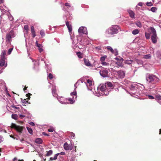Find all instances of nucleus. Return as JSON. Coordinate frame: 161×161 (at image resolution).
Instances as JSON below:
<instances>
[{
	"label": "nucleus",
	"mask_w": 161,
	"mask_h": 161,
	"mask_svg": "<svg viewBox=\"0 0 161 161\" xmlns=\"http://www.w3.org/2000/svg\"><path fill=\"white\" fill-rule=\"evenodd\" d=\"M146 80L148 83L152 84H156L160 81L158 77L153 74L148 75L146 77Z\"/></svg>",
	"instance_id": "obj_1"
},
{
	"label": "nucleus",
	"mask_w": 161,
	"mask_h": 161,
	"mask_svg": "<svg viewBox=\"0 0 161 161\" xmlns=\"http://www.w3.org/2000/svg\"><path fill=\"white\" fill-rule=\"evenodd\" d=\"M119 27L117 25H112L110 28L109 30L108 31V34L113 35L118 33V30Z\"/></svg>",
	"instance_id": "obj_2"
},
{
	"label": "nucleus",
	"mask_w": 161,
	"mask_h": 161,
	"mask_svg": "<svg viewBox=\"0 0 161 161\" xmlns=\"http://www.w3.org/2000/svg\"><path fill=\"white\" fill-rule=\"evenodd\" d=\"M15 36V34L13 30H12L7 34L6 37V41L9 43H10L12 38Z\"/></svg>",
	"instance_id": "obj_3"
},
{
	"label": "nucleus",
	"mask_w": 161,
	"mask_h": 161,
	"mask_svg": "<svg viewBox=\"0 0 161 161\" xmlns=\"http://www.w3.org/2000/svg\"><path fill=\"white\" fill-rule=\"evenodd\" d=\"M10 127L11 128L14 129L18 132L19 133V134L22 132L23 129L25 128L24 127L17 125L16 124L13 123L11 124Z\"/></svg>",
	"instance_id": "obj_4"
},
{
	"label": "nucleus",
	"mask_w": 161,
	"mask_h": 161,
	"mask_svg": "<svg viewBox=\"0 0 161 161\" xmlns=\"http://www.w3.org/2000/svg\"><path fill=\"white\" fill-rule=\"evenodd\" d=\"M108 70L106 69L101 70L100 71V75L103 77H108Z\"/></svg>",
	"instance_id": "obj_5"
},
{
	"label": "nucleus",
	"mask_w": 161,
	"mask_h": 161,
	"mask_svg": "<svg viewBox=\"0 0 161 161\" xmlns=\"http://www.w3.org/2000/svg\"><path fill=\"white\" fill-rule=\"evenodd\" d=\"M78 32L80 34H86L87 31L86 27L82 26L80 27L78 29Z\"/></svg>",
	"instance_id": "obj_6"
},
{
	"label": "nucleus",
	"mask_w": 161,
	"mask_h": 161,
	"mask_svg": "<svg viewBox=\"0 0 161 161\" xmlns=\"http://www.w3.org/2000/svg\"><path fill=\"white\" fill-rule=\"evenodd\" d=\"M6 58H3V57H1L0 58V65L1 66H4L6 67L7 66V64H5V60Z\"/></svg>",
	"instance_id": "obj_7"
},
{
	"label": "nucleus",
	"mask_w": 161,
	"mask_h": 161,
	"mask_svg": "<svg viewBox=\"0 0 161 161\" xmlns=\"http://www.w3.org/2000/svg\"><path fill=\"white\" fill-rule=\"evenodd\" d=\"M117 73L121 78H123L125 75V72L122 70L118 71Z\"/></svg>",
	"instance_id": "obj_8"
},
{
	"label": "nucleus",
	"mask_w": 161,
	"mask_h": 161,
	"mask_svg": "<svg viewBox=\"0 0 161 161\" xmlns=\"http://www.w3.org/2000/svg\"><path fill=\"white\" fill-rule=\"evenodd\" d=\"M66 25L68 28L69 32V33H71L72 30V27L71 24H69L68 21L66 22Z\"/></svg>",
	"instance_id": "obj_9"
},
{
	"label": "nucleus",
	"mask_w": 161,
	"mask_h": 161,
	"mask_svg": "<svg viewBox=\"0 0 161 161\" xmlns=\"http://www.w3.org/2000/svg\"><path fill=\"white\" fill-rule=\"evenodd\" d=\"M85 65L87 66H92V64L90 63L89 60L86 58L84 59Z\"/></svg>",
	"instance_id": "obj_10"
},
{
	"label": "nucleus",
	"mask_w": 161,
	"mask_h": 161,
	"mask_svg": "<svg viewBox=\"0 0 161 161\" xmlns=\"http://www.w3.org/2000/svg\"><path fill=\"white\" fill-rule=\"evenodd\" d=\"M157 36L155 35H152L151 36V40L152 42L154 43H155L157 42Z\"/></svg>",
	"instance_id": "obj_11"
},
{
	"label": "nucleus",
	"mask_w": 161,
	"mask_h": 161,
	"mask_svg": "<svg viewBox=\"0 0 161 161\" xmlns=\"http://www.w3.org/2000/svg\"><path fill=\"white\" fill-rule=\"evenodd\" d=\"M64 147L65 150H68L69 149L71 150L70 149V147L68 143L67 142H65L64 145Z\"/></svg>",
	"instance_id": "obj_12"
},
{
	"label": "nucleus",
	"mask_w": 161,
	"mask_h": 161,
	"mask_svg": "<svg viewBox=\"0 0 161 161\" xmlns=\"http://www.w3.org/2000/svg\"><path fill=\"white\" fill-rule=\"evenodd\" d=\"M21 99L22 103V105L23 106H26L27 104L30 103H28L26 99H23L22 98H21Z\"/></svg>",
	"instance_id": "obj_13"
},
{
	"label": "nucleus",
	"mask_w": 161,
	"mask_h": 161,
	"mask_svg": "<svg viewBox=\"0 0 161 161\" xmlns=\"http://www.w3.org/2000/svg\"><path fill=\"white\" fill-rule=\"evenodd\" d=\"M31 32L32 35V36L34 38L36 36L35 31L34 30V28L33 26H31Z\"/></svg>",
	"instance_id": "obj_14"
},
{
	"label": "nucleus",
	"mask_w": 161,
	"mask_h": 161,
	"mask_svg": "<svg viewBox=\"0 0 161 161\" xmlns=\"http://www.w3.org/2000/svg\"><path fill=\"white\" fill-rule=\"evenodd\" d=\"M128 12L129 14L130 17L133 19L135 18V14L134 12L131 10H129L128 11Z\"/></svg>",
	"instance_id": "obj_15"
},
{
	"label": "nucleus",
	"mask_w": 161,
	"mask_h": 161,
	"mask_svg": "<svg viewBox=\"0 0 161 161\" xmlns=\"http://www.w3.org/2000/svg\"><path fill=\"white\" fill-rule=\"evenodd\" d=\"M52 93H53V96L56 97H58V95L56 93V89L55 88H52Z\"/></svg>",
	"instance_id": "obj_16"
},
{
	"label": "nucleus",
	"mask_w": 161,
	"mask_h": 161,
	"mask_svg": "<svg viewBox=\"0 0 161 161\" xmlns=\"http://www.w3.org/2000/svg\"><path fill=\"white\" fill-rule=\"evenodd\" d=\"M150 28L151 31V33L153 35H157L156 30L153 27H150Z\"/></svg>",
	"instance_id": "obj_17"
},
{
	"label": "nucleus",
	"mask_w": 161,
	"mask_h": 161,
	"mask_svg": "<svg viewBox=\"0 0 161 161\" xmlns=\"http://www.w3.org/2000/svg\"><path fill=\"white\" fill-rule=\"evenodd\" d=\"M35 142L38 144H42V140L40 138H37L36 139Z\"/></svg>",
	"instance_id": "obj_18"
},
{
	"label": "nucleus",
	"mask_w": 161,
	"mask_h": 161,
	"mask_svg": "<svg viewBox=\"0 0 161 161\" xmlns=\"http://www.w3.org/2000/svg\"><path fill=\"white\" fill-rule=\"evenodd\" d=\"M116 64L117 66V67H123V64L122 62H118L116 63Z\"/></svg>",
	"instance_id": "obj_19"
},
{
	"label": "nucleus",
	"mask_w": 161,
	"mask_h": 161,
	"mask_svg": "<svg viewBox=\"0 0 161 161\" xmlns=\"http://www.w3.org/2000/svg\"><path fill=\"white\" fill-rule=\"evenodd\" d=\"M59 154V153H58L56 154L53 158L51 157L50 158V159L51 160H55L57 159V157Z\"/></svg>",
	"instance_id": "obj_20"
},
{
	"label": "nucleus",
	"mask_w": 161,
	"mask_h": 161,
	"mask_svg": "<svg viewBox=\"0 0 161 161\" xmlns=\"http://www.w3.org/2000/svg\"><path fill=\"white\" fill-rule=\"evenodd\" d=\"M133 61L131 60H126L124 61V63L125 64H131Z\"/></svg>",
	"instance_id": "obj_21"
},
{
	"label": "nucleus",
	"mask_w": 161,
	"mask_h": 161,
	"mask_svg": "<svg viewBox=\"0 0 161 161\" xmlns=\"http://www.w3.org/2000/svg\"><path fill=\"white\" fill-rule=\"evenodd\" d=\"M136 25L139 27L141 28L142 26V24L140 21H137L135 22Z\"/></svg>",
	"instance_id": "obj_22"
},
{
	"label": "nucleus",
	"mask_w": 161,
	"mask_h": 161,
	"mask_svg": "<svg viewBox=\"0 0 161 161\" xmlns=\"http://www.w3.org/2000/svg\"><path fill=\"white\" fill-rule=\"evenodd\" d=\"M76 54L79 58H83L82 53L80 52H76Z\"/></svg>",
	"instance_id": "obj_23"
},
{
	"label": "nucleus",
	"mask_w": 161,
	"mask_h": 161,
	"mask_svg": "<svg viewBox=\"0 0 161 161\" xmlns=\"http://www.w3.org/2000/svg\"><path fill=\"white\" fill-rule=\"evenodd\" d=\"M139 33V31L137 29H135L132 32V34L134 35L137 34Z\"/></svg>",
	"instance_id": "obj_24"
},
{
	"label": "nucleus",
	"mask_w": 161,
	"mask_h": 161,
	"mask_svg": "<svg viewBox=\"0 0 161 161\" xmlns=\"http://www.w3.org/2000/svg\"><path fill=\"white\" fill-rule=\"evenodd\" d=\"M47 153L46 155L47 156H49L52 155L53 154V151L52 150H50L48 151L47 152Z\"/></svg>",
	"instance_id": "obj_25"
},
{
	"label": "nucleus",
	"mask_w": 161,
	"mask_h": 161,
	"mask_svg": "<svg viewBox=\"0 0 161 161\" xmlns=\"http://www.w3.org/2000/svg\"><path fill=\"white\" fill-rule=\"evenodd\" d=\"M26 128L28 130V132L31 135L33 134L32 130L31 128H29V127H26Z\"/></svg>",
	"instance_id": "obj_26"
},
{
	"label": "nucleus",
	"mask_w": 161,
	"mask_h": 161,
	"mask_svg": "<svg viewBox=\"0 0 161 161\" xmlns=\"http://www.w3.org/2000/svg\"><path fill=\"white\" fill-rule=\"evenodd\" d=\"M105 85H102L100 87V90L102 92H104L105 90Z\"/></svg>",
	"instance_id": "obj_27"
},
{
	"label": "nucleus",
	"mask_w": 161,
	"mask_h": 161,
	"mask_svg": "<svg viewBox=\"0 0 161 161\" xmlns=\"http://www.w3.org/2000/svg\"><path fill=\"white\" fill-rule=\"evenodd\" d=\"M107 49L110 51L112 53H114V50L113 48L110 46H108L107 47Z\"/></svg>",
	"instance_id": "obj_28"
},
{
	"label": "nucleus",
	"mask_w": 161,
	"mask_h": 161,
	"mask_svg": "<svg viewBox=\"0 0 161 161\" xmlns=\"http://www.w3.org/2000/svg\"><path fill=\"white\" fill-rule=\"evenodd\" d=\"M106 85L108 87H113V85L112 83L109 82H107L106 83Z\"/></svg>",
	"instance_id": "obj_29"
},
{
	"label": "nucleus",
	"mask_w": 161,
	"mask_h": 161,
	"mask_svg": "<svg viewBox=\"0 0 161 161\" xmlns=\"http://www.w3.org/2000/svg\"><path fill=\"white\" fill-rule=\"evenodd\" d=\"M6 51L5 50H3L2 53L1 57H3V58H5V55H6Z\"/></svg>",
	"instance_id": "obj_30"
},
{
	"label": "nucleus",
	"mask_w": 161,
	"mask_h": 161,
	"mask_svg": "<svg viewBox=\"0 0 161 161\" xmlns=\"http://www.w3.org/2000/svg\"><path fill=\"white\" fill-rule=\"evenodd\" d=\"M67 100L73 103L75 101L74 97L68 98Z\"/></svg>",
	"instance_id": "obj_31"
},
{
	"label": "nucleus",
	"mask_w": 161,
	"mask_h": 161,
	"mask_svg": "<svg viewBox=\"0 0 161 161\" xmlns=\"http://www.w3.org/2000/svg\"><path fill=\"white\" fill-rule=\"evenodd\" d=\"M151 56L150 54H147L145 55L144 57V58L146 59H148L150 58Z\"/></svg>",
	"instance_id": "obj_32"
},
{
	"label": "nucleus",
	"mask_w": 161,
	"mask_h": 161,
	"mask_svg": "<svg viewBox=\"0 0 161 161\" xmlns=\"http://www.w3.org/2000/svg\"><path fill=\"white\" fill-rule=\"evenodd\" d=\"M87 82L89 86H92V80L89 79H88L87 80Z\"/></svg>",
	"instance_id": "obj_33"
},
{
	"label": "nucleus",
	"mask_w": 161,
	"mask_h": 161,
	"mask_svg": "<svg viewBox=\"0 0 161 161\" xmlns=\"http://www.w3.org/2000/svg\"><path fill=\"white\" fill-rule=\"evenodd\" d=\"M48 77L49 79L52 80L53 79V75L50 73L49 74L48 76Z\"/></svg>",
	"instance_id": "obj_34"
},
{
	"label": "nucleus",
	"mask_w": 161,
	"mask_h": 161,
	"mask_svg": "<svg viewBox=\"0 0 161 161\" xmlns=\"http://www.w3.org/2000/svg\"><path fill=\"white\" fill-rule=\"evenodd\" d=\"M157 9V8L155 7H153L151 8V10L153 12L156 11Z\"/></svg>",
	"instance_id": "obj_35"
},
{
	"label": "nucleus",
	"mask_w": 161,
	"mask_h": 161,
	"mask_svg": "<svg viewBox=\"0 0 161 161\" xmlns=\"http://www.w3.org/2000/svg\"><path fill=\"white\" fill-rule=\"evenodd\" d=\"M17 115L16 114H13L12 115V118L16 120L17 119Z\"/></svg>",
	"instance_id": "obj_36"
},
{
	"label": "nucleus",
	"mask_w": 161,
	"mask_h": 161,
	"mask_svg": "<svg viewBox=\"0 0 161 161\" xmlns=\"http://www.w3.org/2000/svg\"><path fill=\"white\" fill-rule=\"evenodd\" d=\"M40 34L42 37L44 36L45 35V32L44 31L42 30L40 31Z\"/></svg>",
	"instance_id": "obj_37"
},
{
	"label": "nucleus",
	"mask_w": 161,
	"mask_h": 161,
	"mask_svg": "<svg viewBox=\"0 0 161 161\" xmlns=\"http://www.w3.org/2000/svg\"><path fill=\"white\" fill-rule=\"evenodd\" d=\"M145 36L147 39H148L150 37V34L148 33H145Z\"/></svg>",
	"instance_id": "obj_38"
},
{
	"label": "nucleus",
	"mask_w": 161,
	"mask_h": 161,
	"mask_svg": "<svg viewBox=\"0 0 161 161\" xmlns=\"http://www.w3.org/2000/svg\"><path fill=\"white\" fill-rule=\"evenodd\" d=\"M31 95V94L30 93H28V94H26V96L27 97H28L26 98L27 100H29L30 98V95Z\"/></svg>",
	"instance_id": "obj_39"
},
{
	"label": "nucleus",
	"mask_w": 161,
	"mask_h": 161,
	"mask_svg": "<svg viewBox=\"0 0 161 161\" xmlns=\"http://www.w3.org/2000/svg\"><path fill=\"white\" fill-rule=\"evenodd\" d=\"M36 46L39 48H40L41 47L42 45H41L40 44L38 43L37 41H36Z\"/></svg>",
	"instance_id": "obj_40"
},
{
	"label": "nucleus",
	"mask_w": 161,
	"mask_h": 161,
	"mask_svg": "<svg viewBox=\"0 0 161 161\" xmlns=\"http://www.w3.org/2000/svg\"><path fill=\"white\" fill-rule=\"evenodd\" d=\"M70 95L71 96H75V98H76L77 96H76V91H75L72 93H71Z\"/></svg>",
	"instance_id": "obj_41"
},
{
	"label": "nucleus",
	"mask_w": 161,
	"mask_h": 161,
	"mask_svg": "<svg viewBox=\"0 0 161 161\" xmlns=\"http://www.w3.org/2000/svg\"><path fill=\"white\" fill-rule=\"evenodd\" d=\"M103 65L107 66L109 65V63L105 62H102L101 63Z\"/></svg>",
	"instance_id": "obj_42"
},
{
	"label": "nucleus",
	"mask_w": 161,
	"mask_h": 161,
	"mask_svg": "<svg viewBox=\"0 0 161 161\" xmlns=\"http://www.w3.org/2000/svg\"><path fill=\"white\" fill-rule=\"evenodd\" d=\"M70 135L71 136L72 138L74 139L75 138V134L73 132H70Z\"/></svg>",
	"instance_id": "obj_43"
},
{
	"label": "nucleus",
	"mask_w": 161,
	"mask_h": 161,
	"mask_svg": "<svg viewBox=\"0 0 161 161\" xmlns=\"http://www.w3.org/2000/svg\"><path fill=\"white\" fill-rule=\"evenodd\" d=\"M13 49V48H10L8 49V54L9 55L11 54Z\"/></svg>",
	"instance_id": "obj_44"
},
{
	"label": "nucleus",
	"mask_w": 161,
	"mask_h": 161,
	"mask_svg": "<svg viewBox=\"0 0 161 161\" xmlns=\"http://www.w3.org/2000/svg\"><path fill=\"white\" fill-rule=\"evenodd\" d=\"M156 98L158 99V100H161V96L160 95H157L156 96Z\"/></svg>",
	"instance_id": "obj_45"
},
{
	"label": "nucleus",
	"mask_w": 161,
	"mask_h": 161,
	"mask_svg": "<svg viewBox=\"0 0 161 161\" xmlns=\"http://www.w3.org/2000/svg\"><path fill=\"white\" fill-rule=\"evenodd\" d=\"M147 5L148 6H151L153 5V4L151 2H147Z\"/></svg>",
	"instance_id": "obj_46"
},
{
	"label": "nucleus",
	"mask_w": 161,
	"mask_h": 161,
	"mask_svg": "<svg viewBox=\"0 0 161 161\" xmlns=\"http://www.w3.org/2000/svg\"><path fill=\"white\" fill-rule=\"evenodd\" d=\"M105 57H102L100 58L101 61L103 62L105 60Z\"/></svg>",
	"instance_id": "obj_47"
},
{
	"label": "nucleus",
	"mask_w": 161,
	"mask_h": 161,
	"mask_svg": "<svg viewBox=\"0 0 161 161\" xmlns=\"http://www.w3.org/2000/svg\"><path fill=\"white\" fill-rule=\"evenodd\" d=\"M65 5L67 7V8H69L70 7L69 4L68 3H66L65 4Z\"/></svg>",
	"instance_id": "obj_48"
},
{
	"label": "nucleus",
	"mask_w": 161,
	"mask_h": 161,
	"mask_svg": "<svg viewBox=\"0 0 161 161\" xmlns=\"http://www.w3.org/2000/svg\"><path fill=\"white\" fill-rule=\"evenodd\" d=\"M48 130L49 132H53V128H50Z\"/></svg>",
	"instance_id": "obj_49"
},
{
	"label": "nucleus",
	"mask_w": 161,
	"mask_h": 161,
	"mask_svg": "<svg viewBox=\"0 0 161 161\" xmlns=\"http://www.w3.org/2000/svg\"><path fill=\"white\" fill-rule=\"evenodd\" d=\"M24 29L25 30L27 31L28 30V25H26L24 26Z\"/></svg>",
	"instance_id": "obj_50"
},
{
	"label": "nucleus",
	"mask_w": 161,
	"mask_h": 161,
	"mask_svg": "<svg viewBox=\"0 0 161 161\" xmlns=\"http://www.w3.org/2000/svg\"><path fill=\"white\" fill-rule=\"evenodd\" d=\"M148 97L150 99H153L154 98V97L152 96L149 95Z\"/></svg>",
	"instance_id": "obj_51"
},
{
	"label": "nucleus",
	"mask_w": 161,
	"mask_h": 161,
	"mask_svg": "<svg viewBox=\"0 0 161 161\" xmlns=\"http://www.w3.org/2000/svg\"><path fill=\"white\" fill-rule=\"evenodd\" d=\"M39 52L41 53L43 51V49L42 48H39L38 49Z\"/></svg>",
	"instance_id": "obj_52"
},
{
	"label": "nucleus",
	"mask_w": 161,
	"mask_h": 161,
	"mask_svg": "<svg viewBox=\"0 0 161 161\" xmlns=\"http://www.w3.org/2000/svg\"><path fill=\"white\" fill-rule=\"evenodd\" d=\"M30 125H31L34 126L35 125V124L34 122H31L30 123H29Z\"/></svg>",
	"instance_id": "obj_53"
},
{
	"label": "nucleus",
	"mask_w": 161,
	"mask_h": 161,
	"mask_svg": "<svg viewBox=\"0 0 161 161\" xmlns=\"http://www.w3.org/2000/svg\"><path fill=\"white\" fill-rule=\"evenodd\" d=\"M19 117L21 118H23L25 117V115L20 114L19 115Z\"/></svg>",
	"instance_id": "obj_54"
},
{
	"label": "nucleus",
	"mask_w": 161,
	"mask_h": 161,
	"mask_svg": "<svg viewBox=\"0 0 161 161\" xmlns=\"http://www.w3.org/2000/svg\"><path fill=\"white\" fill-rule=\"evenodd\" d=\"M142 3H139L138 4V5H139V6H142Z\"/></svg>",
	"instance_id": "obj_55"
},
{
	"label": "nucleus",
	"mask_w": 161,
	"mask_h": 161,
	"mask_svg": "<svg viewBox=\"0 0 161 161\" xmlns=\"http://www.w3.org/2000/svg\"><path fill=\"white\" fill-rule=\"evenodd\" d=\"M119 60L120 61V62H122L123 61H124V59L123 58H121L120 59H119Z\"/></svg>",
	"instance_id": "obj_56"
},
{
	"label": "nucleus",
	"mask_w": 161,
	"mask_h": 161,
	"mask_svg": "<svg viewBox=\"0 0 161 161\" xmlns=\"http://www.w3.org/2000/svg\"><path fill=\"white\" fill-rule=\"evenodd\" d=\"M27 87L25 86L23 89L24 91H25V90H26Z\"/></svg>",
	"instance_id": "obj_57"
},
{
	"label": "nucleus",
	"mask_w": 161,
	"mask_h": 161,
	"mask_svg": "<svg viewBox=\"0 0 161 161\" xmlns=\"http://www.w3.org/2000/svg\"><path fill=\"white\" fill-rule=\"evenodd\" d=\"M60 154L61 155H63L65 154V153L64 152H62Z\"/></svg>",
	"instance_id": "obj_58"
},
{
	"label": "nucleus",
	"mask_w": 161,
	"mask_h": 161,
	"mask_svg": "<svg viewBox=\"0 0 161 161\" xmlns=\"http://www.w3.org/2000/svg\"><path fill=\"white\" fill-rule=\"evenodd\" d=\"M3 0H0V3H3Z\"/></svg>",
	"instance_id": "obj_59"
},
{
	"label": "nucleus",
	"mask_w": 161,
	"mask_h": 161,
	"mask_svg": "<svg viewBox=\"0 0 161 161\" xmlns=\"http://www.w3.org/2000/svg\"><path fill=\"white\" fill-rule=\"evenodd\" d=\"M43 134L44 135H47L44 132H43Z\"/></svg>",
	"instance_id": "obj_60"
},
{
	"label": "nucleus",
	"mask_w": 161,
	"mask_h": 161,
	"mask_svg": "<svg viewBox=\"0 0 161 161\" xmlns=\"http://www.w3.org/2000/svg\"><path fill=\"white\" fill-rule=\"evenodd\" d=\"M15 109H19V107H15Z\"/></svg>",
	"instance_id": "obj_61"
},
{
	"label": "nucleus",
	"mask_w": 161,
	"mask_h": 161,
	"mask_svg": "<svg viewBox=\"0 0 161 161\" xmlns=\"http://www.w3.org/2000/svg\"><path fill=\"white\" fill-rule=\"evenodd\" d=\"M10 137H12V138H14V136H12V135H10Z\"/></svg>",
	"instance_id": "obj_62"
},
{
	"label": "nucleus",
	"mask_w": 161,
	"mask_h": 161,
	"mask_svg": "<svg viewBox=\"0 0 161 161\" xmlns=\"http://www.w3.org/2000/svg\"><path fill=\"white\" fill-rule=\"evenodd\" d=\"M17 158L15 157L14 158V160H17Z\"/></svg>",
	"instance_id": "obj_63"
},
{
	"label": "nucleus",
	"mask_w": 161,
	"mask_h": 161,
	"mask_svg": "<svg viewBox=\"0 0 161 161\" xmlns=\"http://www.w3.org/2000/svg\"><path fill=\"white\" fill-rule=\"evenodd\" d=\"M160 131H159V134H161V129H160L159 130Z\"/></svg>",
	"instance_id": "obj_64"
}]
</instances>
